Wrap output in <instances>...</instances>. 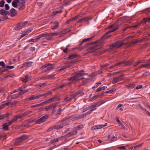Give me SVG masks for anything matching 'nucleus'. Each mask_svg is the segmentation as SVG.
<instances>
[{
  "mask_svg": "<svg viewBox=\"0 0 150 150\" xmlns=\"http://www.w3.org/2000/svg\"><path fill=\"white\" fill-rule=\"evenodd\" d=\"M85 75L86 74L83 71L76 72L73 76L68 79V80L70 81L69 83L73 81H75L82 79V76Z\"/></svg>",
  "mask_w": 150,
  "mask_h": 150,
  "instance_id": "f257e3e1",
  "label": "nucleus"
},
{
  "mask_svg": "<svg viewBox=\"0 0 150 150\" xmlns=\"http://www.w3.org/2000/svg\"><path fill=\"white\" fill-rule=\"evenodd\" d=\"M54 66L53 64H50V63L47 64L43 65L41 67V69H44L42 71V73H48L50 71L52 70Z\"/></svg>",
  "mask_w": 150,
  "mask_h": 150,
  "instance_id": "f03ea898",
  "label": "nucleus"
},
{
  "mask_svg": "<svg viewBox=\"0 0 150 150\" xmlns=\"http://www.w3.org/2000/svg\"><path fill=\"white\" fill-rule=\"evenodd\" d=\"M100 41H97L94 42V44H94V45L91 46V47H90V50L87 52L86 53V54H88L89 53H92L95 50L99 48L98 47V44H100Z\"/></svg>",
  "mask_w": 150,
  "mask_h": 150,
  "instance_id": "7ed1b4c3",
  "label": "nucleus"
},
{
  "mask_svg": "<svg viewBox=\"0 0 150 150\" xmlns=\"http://www.w3.org/2000/svg\"><path fill=\"white\" fill-rule=\"evenodd\" d=\"M124 44L120 41L118 40L113 44L110 45V48L111 49H116L120 47Z\"/></svg>",
  "mask_w": 150,
  "mask_h": 150,
  "instance_id": "20e7f679",
  "label": "nucleus"
},
{
  "mask_svg": "<svg viewBox=\"0 0 150 150\" xmlns=\"http://www.w3.org/2000/svg\"><path fill=\"white\" fill-rule=\"evenodd\" d=\"M0 14L3 16V17L1 18L2 21H4L8 18V17L7 16L9 14V12L7 11H5L4 9L0 10Z\"/></svg>",
  "mask_w": 150,
  "mask_h": 150,
  "instance_id": "39448f33",
  "label": "nucleus"
},
{
  "mask_svg": "<svg viewBox=\"0 0 150 150\" xmlns=\"http://www.w3.org/2000/svg\"><path fill=\"white\" fill-rule=\"evenodd\" d=\"M49 115H46L43 116L41 118L36 121V123L40 124L45 122L49 117Z\"/></svg>",
  "mask_w": 150,
  "mask_h": 150,
  "instance_id": "423d86ee",
  "label": "nucleus"
},
{
  "mask_svg": "<svg viewBox=\"0 0 150 150\" xmlns=\"http://www.w3.org/2000/svg\"><path fill=\"white\" fill-rule=\"evenodd\" d=\"M118 28V27L117 26L116 27H115V28L112 29L111 30L107 32L101 38V39H106L107 38H109L110 36H111V35H109L108 36H106V35H107L108 34L112 32H114L116 30H117Z\"/></svg>",
  "mask_w": 150,
  "mask_h": 150,
  "instance_id": "0eeeda50",
  "label": "nucleus"
},
{
  "mask_svg": "<svg viewBox=\"0 0 150 150\" xmlns=\"http://www.w3.org/2000/svg\"><path fill=\"white\" fill-rule=\"evenodd\" d=\"M107 123H105V125H97L93 126L91 128V130H93L96 129H100L103 127H104L107 126Z\"/></svg>",
  "mask_w": 150,
  "mask_h": 150,
  "instance_id": "6e6552de",
  "label": "nucleus"
},
{
  "mask_svg": "<svg viewBox=\"0 0 150 150\" xmlns=\"http://www.w3.org/2000/svg\"><path fill=\"white\" fill-rule=\"evenodd\" d=\"M79 95L80 96H82L84 95V93H82L81 91H78L75 93L71 95L69 97V98L71 100L72 99H73V98L75 97L76 96H77Z\"/></svg>",
  "mask_w": 150,
  "mask_h": 150,
  "instance_id": "1a4fd4ad",
  "label": "nucleus"
},
{
  "mask_svg": "<svg viewBox=\"0 0 150 150\" xmlns=\"http://www.w3.org/2000/svg\"><path fill=\"white\" fill-rule=\"evenodd\" d=\"M144 62L145 64H141L137 68V70L143 67H148L150 66V60H147V61Z\"/></svg>",
  "mask_w": 150,
  "mask_h": 150,
  "instance_id": "9d476101",
  "label": "nucleus"
},
{
  "mask_svg": "<svg viewBox=\"0 0 150 150\" xmlns=\"http://www.w3.org/2000/svg\"><path fill=\"white\" fill-rule=\"evenodd\" d=\"M19 94V92L16 94L9 96L7 98V99L10 100L11 99H14L17 98H18L19 96H21V95H20V94Z\"/></svg>",
  "mask_w": 150,
  "mask_h": 150,
  "instance_id": "9b49d317",
  "label": "nucleus"
},
{
  "mask_svg": "<svg viewBox=\"0 0 150 150\" xmlns=\"http://www.w3.org/2000/svg\"><path fill=\"white\" fill-rule=\"evenodd\" d=\"M40 97H41V95H40V94L36 96H35V95H33L31 96L30 97L25 99V100H34L35 99H38Z\"/></svg>",
  "mask_w": 150,
  "mask_h": 150,
  "instance_id": "f8f14e48",
  "label": "nucleus"
},
{
  "mask_svg": "<svg viewBox=\"0 0 150 150\" xmlns=\"http://www.w3.org/2000/svg\"><path fill=\"white\" fill-rule=\"evenodd\" d=\"M25 3V1H22V2H19L18 5V9L19 10H22L25 8V6L24 4Z\"/></svg>",
  "mask_w": 150,
  "mask_h": 150,
  "instance_id": "ddd939ff",
  "label": "nucleus"
},
{
  "mask_svg": "<svg viewBox=\"0 0 150 150\" xmlns=\"http://www.w3.org/2000/svg\"><path fill=\"white\" fill-rule=\"evenodd\" d=\"M31 76L29 75L25 76L22 79V81L23 82L26 83L29 80H30L31 78Z\"/></svg>",
  "mask_w": 150,
  "mask_h": 150,
  "instance_id": "4468645a",
  "label": "nucleus"
},
{
  "mask_svg": "<svg viewBox=\"0 0 150 150\" xmlns=\"http://www.w3.org/2000/svg\"><path fill=\"white\" fill-rule=\"evenodd\" d=\"M123 78H120L119 76L114 78L112 81V83L113 84L115 83L118 82H119L122 80Z\"/></svg>",
  "mask_w": 150,
  "mask_h": 150,
  "instance_id": "2eb2a0df",
  "label": "nucleus"
},
{
  "mask_svg": "<svg viewBox=\"0 0 150 150\" xmlns=\"http://www.w3.org/2000/svg\"><path fill=\"white\" fill-rule=\"evenodd\" d=\"M11 105V103L10 102H3L2 103L1 105L0 106V109H2L6 106H8L9 105Z\"/></svg>",
  "mask_w": 150,
  "mask_h": 150,
  "instance_id": "dca6fc26",
  "label": "nucleus"
},
{
  "mask_svg": "<svg viewBox=\"0 0 150 150\" xmlns=\"http://www.w3.org/2000/svg\"><path fill=\"white\" fill-rule=\"evenodd\" d=\"M94 37V35L91 36V38H85L83 39L81 43H80L79 46V48H83V47H81V46L82 45V43H83L84 42H87L88 41H89V40L91 39L92 38H93Z\"/></svg>",
  "mask_w": 150,
  "mask_h": 150,
  "instance_id": "f3484780",
  "label": "nucleus"
},
{
  "mask_svg": "<svg viewBox=\"0 0 150 150\" xmlns=\"http://www.w3.org/2000/svg\"><path fill=\"white\" fill-rule=\"evenodd\" d=\"M69 123V121H66L65 122H63L62 124L59 125H58V129H60L63 128L64 126H66L68 125Z\"/></svg>",
  "mask_w": 150,
  "mask_h": 150,
  "instance_id": "a211bd4d",
  "label": "nucleus"
},
{
  "mask_svg": "<svg viewBox=\"0 0 150 150\" xmlns=\"http://www.w3.org/2000/svg\"><path fill=\"white\" fill-rule=\"evenodd\" d=\"M77 133V132L76 131H73L72 132H70L66 134L67 137L68 138L69 137L73 136L76 135Z\"/></svg>",
  "mask_w": 150,
  "mask_h": 150,
  "instance_id": "6ab92c4d",
  "label": "nucleus"
},
{
  "mask_svg": "<svg viewBox=\"0 0 150 150\" xmlns=\"http://www.w3.org/2000/svg\"><path fill=\"white\" fill-rule=\"evenodd\" d=\"M10 11L12 17L15 16L17 14V11L14 8L11 9Z\"/></svg>",
  "mask_w": 150,
  "mask_h": 150,
  "instance_id": "aec40b11",
  "label": "nucleus"
},
{
  "mask_svg": "<svg viewBox=\"0 0 150 150\" xmlns=\"http://www.w3.org/2000/svg\"><path fill=\"white\" fill-rule=\"evenodd\" d=\"M89 76L90 77V78H87L85 79H83L82 81V84L83 85H85L88 82L90 81L91 80V78L92 77V75H89Z\"/></svg>",
  "mask_w": 150,
  "mask_h": 150,
  "instance_id": "412c9836",
  "label": "nucleus"
},
{
  "mask_svg": "<svg viewBox=\"0 0 150 150\" xmlns=\"http://www.w3.org/2000/svg\"><path fill=\"white\" fill-rule=\"evenodd\" d=\"M19 2V0H13L12 4V6L14 8H17Z\"/></svg>",
  "mask_w": 150,
  "mask_h": 150,
  "instance_id": "4be33fe9",
  "label": "nucleus"
},
{
  "mask_svg": "<svg viewBox=\"0 0 150 150\" xmlns=\"http://www.w3.org/2000/svg\"><path fill=\"white\" fill-rule=\"evenodd\" d=\"M53 24L54 25L52 26L51 29L54 30L59 27V24L58 22H54Z\"/></svg>",
  "mask_w": 150,
  "mask_h": 150,
  "instance_id": "5701e85b",
  "label": "nucleus"
},
{
  "mask_svg": "<svg viewBox=\"0 0 150 150\" xmlns=\"http://www.w3.org/2000/svg\"><path fill=\"white\" fill-rule=\"evenodd\" d=\"M71 67L70 64H66L64 66L58 68V70L60 71L63 70L66 68H69Z\"/></svg>",
  "mask_w": 150,
  "mask_h": 150,
  "instance_id": "b1692460",
  "label": "nucleus"
},
{
  "mask_svg": "<svg viewBox=\"0 0 150 150\" xmlns=\"http://www.w3.org/2000/svg\"><path fill=\"white\" fill-rule=\"evenodd\" d=\"M125 62H118V63L114 65V66H117L118 65H121V64H124V63L125 64H127V65H131L132 64V62H131L130 61V62H127L125 63Z\"/></svg>",
  "mask_w": 150,
  "mask_h": 150,
  "instance_id": "393cba45",
  "label": "nucleus"
},
{
  "mask_svg": "<svg viewBox=\"0 0 150 150\" xmlns=\"http://www.w3.org/2000/svg\"><path fill=\"white\" fill-rule=\"evenodd\" d=\"M22 141L19 137L18 138L16 139L15 143L14 145L15 146H18L22 142Z\"/></svg>",
  "mask_w": 150,
  "mask_h": 150,
  "instance_id": "a878e982",
  "label": "nucleus"
},
{
  "mask_svg": "<svg viewBox=\"0 0 150 150\" xmlns=\"http://www.w3.org/2000/svg\"><path fill=\"white\" fill-rule=\"evenodd\" d=\"M46 35L45 37H47L46 39L48 40H51L52 38V36L51 33H45Z\"/></svg>",
  "mask_w": 150,
  "mask_h": 150,
  "instance_id": "bb28decb",
  "label": "nucleus"
},
{
  "mask_svg": "<svg viewBox=\"0 0 150 150\" xmlns=\"http://www.w3.org/2000/svg\"><path fill=\"white\" fill-rule=\"evenodd\" d=\"M8 124L7 123H5L3 125V129L4 130H8L9 127L8 126H9V124L8 123Z\"/></svg>",
  "mask_w": 150,
  "mask_h": 150,
  "instance_id": "cd10ccee",
  "label": "nucleus"
},
{
  "mask_svg": "<svg viewBox=\"0 0 150 150\" xmlns=\"http://www.w3.org/2000/svg\"><path fill=\"white\" fill-rule=\"evenodd\" d=\"M70 117H66L65 118H63L60 120H59L57 123V124H59L62 123L63 122L67 120H68L69 119Z\"/></svg>",
  "mask_w": 150,
  "mask_h": 150,
  "instance_id": "c85d7f7f",
  "label": "nucleus"
},
{
  "mask_svg": "<svg viewBox=\"0 0 150 150\" xmlns=\"http://www.w3.org/2000/svg\"><path fill=\"white\" fill-rule=\"evenodd\" d=\"M33 63V62H27L25 63L24 65L25 67H29L31 66Z\"/></svg>",
  "mask_w": 150,
  "mask_h": 150,
  "instance_id": "c756f323",
  "label": "nucleus"
},
{
  "mask_svg": "<svg viewBox=\"0 0 150 150\" xmlns=\"http://www.w3.org/2000/svg\"><path fill=\"white\" fill-rule=\"evenodd\" d=\"M29 137V136L26 135H23L21 136H20L19 137L21 140L23 141V140H25L27 139Z\"/></svg>",
  "mask_w": 150,
  "mask_h": 150,
  "instance_id": "7c9ffc66",
  "label": "nucleus"
},
{
  "mask_svg": "<svg viewBox=\"0 0 150 150\" xmlns=\"http://www.w3.org/2000/svg\"><path fill=\"white\" fill-rule=\"evenodd\" d=\"M29 137V136L26 135H23L21 136H20L19 137L21 140L23 141V140H25L27 139Z\"/></svg>",
  "mask_w": 150,
  "mask_h": 150,
  "instance_id": "2f4dec72",
  "label": "nucleus"
},
{
  "mask_svg": "<svg viewBox=\"0 0 150 150\" xmlns=\"http://www.w3.org/2000/svg\"><path fill=\"white\" fill-rule=\"evenodd\" d=\"M85 115H84L83 114L81 115H79L76 116L74 118V119L75 120H77L79 119H81L84 117H85Z\"/></svg>",
  "mask_w": 150,
  "mask_h": 150,
  "instance_id": "473e14b6",
  "label": "nucleus"
},
{
  "mask_svg": "<svg viewBox=\"0 0 150 150\" xmlns=\"http://www.w3.org/2000/svg\"><path fill=\"white\" fill-rule=\"evenodd\" d=\"M85 125V124L79 125L75 127V129L77 130L81 129L84 127Z\"/></svg>",
  "mask_w": 150,
  "mask_h": 150,
  "instance_id": "72a5a7b5",
  "label": "nucleus"
},
{
  "mask_svg": "<svg viewBox=\"0 0 150 150\" xmlns=\"http://www.w3.org/2000/svg\"><path fill=\"white\" fill-rule=\"evenodd\" d=\"M92 18V17L90 16L89 17H86L83 18V22L87 21L88 22L89 20H91Z\"/></svg>",
  "mask_w": 150,
  "mask_h": 150,
  "instance_id": "f704fd0d",
  "label": "nucleus"
},
{
  "mask_svg": "<svg viewBox=\"0 0 150 150\" xmlns=\"http://www.w3.org/2000/svg\"><path fill=\"white\" fill-rule=\"evenodd\" d=\"M71 101L69 97L68 96L63 100L62 102L64 103H67Z\"/></svg>",
  "mask_w": 150,
  "mask_h": 150,
  "instance_id": "c9c22d12",
  "label": "nucleus"
},
{
  "mask_svg": "<svg viewBox=\"0 0 150 150\" xmlns=\"http://www.w3.org/2000/svg\"><path fill=\"white\" fill-rule=\"evenodd\" d=\"M20 23V25H21V26L23 28L28 23V21H23L22 22H21Z\"/></svg>",
  "mask_w": 150,
  "mask_h": 150,
  "instance_id": "e433bc0d",
  "label": "nucleus"
},
{
  "mask_svg": "<svg viewBox=\"0 0 150 150\" xmlns=\"http://www.w3.org/2000/svg\"><path fill=\"white\" fill-rule=\"evenodd\" d=\"M45 36H46L45 33H43L37 36L36 38H37L38 40L40 38H43L44 37H45Z\"/></svg>",
  "mask_w": 150,
  "mask_h": 150,
  "instance_id": "4c0bfd02",
  "label": "nucleus"
},
{
  "mask_svg": "<svg viewBox=\"0 0 150 150\" xmlns=\"http://www.w3.org/2000/svg\"><path fill=\"white\" fill-rule=\"evenodd\" d=\"M17 120V118H16V117H14L11 120V121L8 122L9 124V125H11L14 122Z\"/></svg>",
  "mask_w": 150,
  "mask_h": 150,
  "instance_id": "58836bf2",
  "label": "nucleus"
},
{
  "mask_svg": "<svg viewBox=\"0 0 150 150\" xmlns=\"http://www.w3.org/2000/svg\"><path fill=\"white\" fill-rule=\"evenodd\" d=\"M32 112L31 111H26L25 112L23 113L22 114V115H23V117H25V116L28 115L30 114Z\"/></svg>",
  "mask_w": 150,
  "mask_h": 150,
  "instance_id": "ea45409f",
  "label": "nucleus"
},
{
  "mask_svg": "<svg viewBox=\"0 0 150 150\" xmlns=\"http://www.w3.org/2000/svg\"><path fill=\"white\" fill-rule=\"evenodd\" d=\"M57 98V97H54L49 99L48 100H47L48 103H49L53 101L54 100H55Z\"/></svg>",
  "mask_w": 150,
  "mask_h": 150,
  "instance_id": "a19ab883",
  "label": "nucleus"
},
{
  "mask_svg": "<svg viewBox=\"0 0 150 150\" xmlns=\"http://www.w3.org/2000/svg\"><path fill=\"white\" fill-rule=\"evenodd\" d=\"M135 86V85L134 84H130L126 86V87L128 88H132Z\"/></svg>",
  "mask_w": 150,
  "mask_h": 150,
  "instance_id": "79ce46f5",
  "label": "nucleus"
},
{
  "mask_svg": "<svg viewBox=\"0 0 150 150\" xmlns=\"http://www.w3.org/2000/svg\"><path fill=\"white\" fill-rule=\"evenodd\" d=\"M96 108H95V109H91L88 111L86 112V113L83 114L84 115H85V117L86 115H88L90 114L93 110H96Z\"/></svg>",
  "mask_w": 150,
  "mask_h": 150,
  "instance_id": "37998d69",
  "label": "nucleus"
},
{
  "mask_svg": "<svg viewBox=\"0 0 150 150\" xmlns=\"http://www.w3.org/2000/svg\"><path fill=\"white\" fill-rule=\"evenodd\" d=\"M52 93V92L51 91H49L47 93H46L44 94H40V95H41V97L43 96H47L51 94Z\"/></svg>",
  "mask_w": 150,
  "mask_h": 150,
  "instance_id": "c03bdc74",
  "label": "nucleus"
},
{
  "mask_svg": "<svg viewBox=\"0 0 150 150\" xmlns=\"http://www.w3.org/2000/svg\"><path fill=\"white\" fill-rule=\"evenodd\" d=\"M146 22H150V18H144L143 20V23H146Z\"/></svg>",
  "mask_w": 150,
  "mask_h": 150,
  "instance_id": "a18cd8bd",
  "label": "nucleus"
},
{
  "mask_svg": "<svg viewBox=\"0 0 150 150\" xmlns=\"http://www.w3.org/2000/svg\"><path fill=\"white\" fill-rule=\"evenodd\" d=\"M21 29L20 28H19V27L18 25L17 24L14 26V27L13 28V30H18Z\"/></svg>",
  "mask_w": 150,
  "mask_h": 150,
  "instance_id": "49530a36",
  "label": "nucleus"
},
{
  "mask_svg": "<svg viewBox=\"0 0 150 150\" xmlns=\"http://www.w3.org/2000/svg\"><path fill=\"white\" fill-rule=\"evenodd\" d=\"M103 95V93H102L100 94H99V95H97L95 96H93L91 98V99L92 100L94 98H99V97L100 96H101Z\"/></svg>",
  "mask_w": 150,
  "mask_h": 150,
  "instance_id": "de8ad7c7",
  "label": "nucleus"
},
{
  "mask_svg": "<svg viewBox=\"0 0 150 150\" xmlns=\"http://www.w3.org/2000/svg\"><path fill=\"white\" fill-rule=\"evenodd\" d=\"M77 56V55H76L75 54H71V55H70V56L69 57V58L70 59H72L74 58H75Z\"/></svg>",
  "mask_w": 150,
  "mask_h": 150,
  "instance_id": "09e8293b",
  "label": "nucleus"
},
{
  "mask_svg": "<svg viewBox=\"0 0 150 150\" xmlns=\"http://www.w3.org/2000/svg\"><path fill=\"white\" fill-rule=\"evenodd\" d=\"M117 148L118 149H121L125 150L126 149V147L125 146H122L121 145H119L118 146Z\"/></svg>",
  "mask_w": 150,
  "mask_h": 150,
  "instance_id": "8fccbe9b",
  "label": "nucleus"
},
{
  "mask_svg": "<svg viewBox=\"0 0 150 150\" xmlns=\"http://www.w3.org/2000/svg\"><path fill=\"white\" fill-rule=\"evenodd\" d=\"M28 91V90H23L21 91V92H19V94L21 95H22L24 94L25 93H26Z\"/></svg>",
  "mask_w": 150,
  "mask_h": 150,
  "instance_id": "3c124183",
  "label": "nucleus"
},
{
  "mask_svg": "<svg viewBox=\"0 0 150 150\" xmlns=\"http://www.w3.org/2000/svg\"><path fill=\"white\" fill-rule=\"evenodd\" d=\"M75 20V18H72L68 20H67L65 23L66 24H68L69 23L71 22V21H73L74 20Z\"/></svg>",
  "mask_w": 150,
  "mask_h": 150,
  "instance_id": "603ef678",
  "label": "nucleus"
},
{
  "mask_svg": "<svg viewBox=\"0 0 150 150\" xmlns=\"http://www.w3.org/2000/svg\"><path fill=\"white\" fill-rule=\"evenodd\" d=\"M141 146V144H139L138 145L135 146L133 147H131L129 149H130L131 150H134L137 147Z\"/></svg>",
  "mask_w": 150,
  "mask_h": 150,
  "instance_id": "864d4df0",
  "label": "nucleus"
},
{
  "mask_svg": "<svg viewBox=\"0 0 150 150\" xmlns=\"http://www.w3.org/2000/svg\"><path fill=\"white\" fill-rule=\"evenodd\" d=\"M54 75L53 74L48 75L47 77H44L45 79H51L54 76Z\"/></svg>",
  "mask_w": 150,
  "mask_h": 150,
  "instance_id": "5fc2aeb1",
  "label": "nucleus"
},
{
  "mask_svg": "<svg viewBox=\"0 0 150 150\" xmlns=\"http://www.w3.org/2000/svg\"><path fill=\"white\" fill-rule=\"evenodd\" d=\"M5 4V1L3 0H2L0 1V7H4Z\"/></svg>",
  "mask_w": 150,
  "mask_h": 150,
  "instance_id": "6e6d98bb",
  "label": "nucleus"
},
{
  "mask_svg": "<svg viewBox=\"0 0 150 150\" xmlns=\"http://www.w3.org/2000/svg\"><path fill=\"white\" fill-rule=\"evenodd\" d=\"M0 66H2L3 68H6V66L5 63L3 61H1L0 62Z\"/></svg>",
  "mask_w": 150,
  "mask_h": 150,
  "instance_id": "4d7b16f0",
  "label": "nucleus"
},
{
  "mask_svg": "<svg viewBox=\"0 0 150 150\" xmlns=\"http://www.w3.org/2000/svg\"><path fill=\"white\" fill-rule=\"evenodd\" d=\"M37 38L34 39H31L29 40V42H36L38 41Z\"/></svg>",
  "mask_w": 150,
  "mask_h": 150,
  "instance_id": "13d9d810",
  "label": "nucleus"
},
{
  "mask_svg": "<svg viewBox=\"0 0 150 150\" xmlns=\"http://www.w3.org/2000/svg\"><path fill=\"white\" fill-rule=\"evenodd\" d=\"M67 138V136H66V135L64 136H62L59 138V140L60 141H62V140L64 139L65 138Z\"/></svg>",
  "mask_w": 150,
  "mask_h": 150,
  "instance_id": "bf43d9fd",
  "label": "nucleus"
},
{
  "mask_svg": "<svg viewBox=\"0 0 150 150\" xmlns=\"http://www.w3.org/2000/svg\"><path fill=\"white\" fill-rule=\"evenodd\" d=\"M14 68V67L13 66H10L7 65L6 66V68L7 69H7V70L9 69H12Z\"/></svg>",
  "mask_w": 150,
  "mask_h": 150,
  "instance_id": "052dcab7",
  "label": "nucleus"
},
{
  "mask_svg": "<svg viewBox=\"0 0 150 150\" xmlns=\"http://www.w3.org/2000/svg\"><path fill=\"white\" fill-rule=\"evenodd\" d=\"M89 107L90 109H95V108H95L96 106L94 104L89 106Z\"/></svg>",
  "mask_w": 150,
  "mask_h": 150,
  "instance_id": "680f3d73",
  "label": "nucleus"
},
{
  "mask_svg": "<svg viewBox=\"0 0 150 150\" xmlns=\"http://www.w3.org/2000/svg\"><path fill=\"white\" fill-rule=\"evenodd\" d=\"M116 74V73H115V72H113L112 73H108L107 74V76L108 77L111 76H112Z\"/></svg>",
  "mask_w": 150,
  "mask_h": 150,
  "instance_id": "e2e57ef3",
  "label": "nucleus"
},
{
  "mask_svg": "<svg viewBox=\"0 0 150 150\" xmlns=\"http://www.w3.org/2000/svg\"><path fill=\"white\" fill-rule=\"evenodd\" d=\"M52 138V136H49L48 137H47L45 138V141H49L50 140L51 141V140H52L51 139Z\"/></svg>",
  "mask_w": 150,
  "mask_h": 150,
  "instance_id": "0e129e2a",
  "label": "nucleus"
},
{
  "mask_svg": "<svg viewBox=\"0 0 150 150\" xmlns=\"http://www.w3.org/2000/svg\"><path fill=\"white\" fill-rule=\"evenodd\" d=\"M52 108V105H50L49 106H46L45 108V109L46 110H50Z\"/></svg>",
  "mask_w": 150,
  "mask_h": 150,
  "instance_id": "69168bd1",
  "label": "nucleus"
},
{
  "mask_svg": "<svg viewBox=\"0 0 150 150\" xmlns=\"http://www.w3.org/2000/svg\"><path fill=\"white\" fill-rule=\"evenodd\" d=\"M62 111V110L61 108L59 109L56 112L57 114L58 115H60Z\"/></svg>",
  "mask_w": 150,
  "mask_h": 150,
  "instance_id": "338daca9",
  "label": "nucleus"
},
{
  "mask_svg": "<svg viewBox=\"0 0 150 150\" xmlns=\"http://www.w3.org/2000/svg\"><path fill=\"white\" fill-rule=\"evenodd\" d=\"M89 109H89V107L88 106V107H87L85 108H83V110L82 112H85L86 111L88 110Z\"/></svg>",
  "mask_w": 150,
  "mask_h": 150,
  "instance_id": "774afa93",
  "label": "nucleus"
}]
</instances>
